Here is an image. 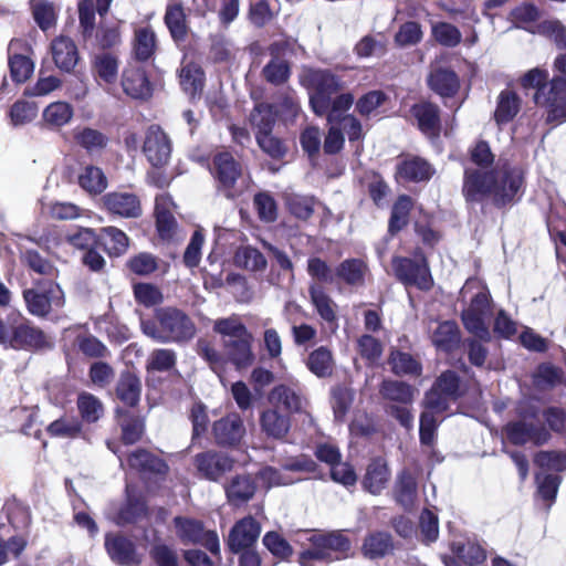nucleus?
Masks as SVG:
<instances>
[{"instance_id": "32", "label": "nucleus", "mask_w": 566, "mask_h": 566, "mask_svg": "<svg viewBox=\"0 0 566 566\" xmlns=\"http://www.w3.org/2000/svg\"><path fill=\"white\" fill-rule=\"evenodd\" d=\"M394 543L391 535L382 531L368 534L361 546L364 556L370 559L384 557L390 553Z\"/></svg>"}, {"instance_id": "27", "label": "nucleus", "mask_w": 566, "mask_h": 566, "mask_svg": "<svg viewBox=\"0 0 566 566\" xmlns=\"http://www.w3.org/2000/svg\"><path fill=\"white\" fill-rule=\"evenodd\" d=\"M310 297L319 317L328 324L337 325V305L321 285L312 284Z\"/></svg>"}, {"instance_id": "63", "label": "nucleus", "mask_w": 566, "mask_h": 566, "mask_svg": "<svg viewBox=\"0 0 566 566\" xmlns=\"http://www.w3.org/2000/svg\"><path fill=\"white\" fill-rule=\"evenodd\" d=\"M126 491H127V503L119 511L117 520H116L117 524H119V525L134 523L146 513L145 503L143 501L135 500L132 497L129 485L126 486Z\"/></svg>"}, {"instance_id": "39", "label": "nucleus", "mask_w": 566, "mask_h": 566, "mask_svg": "<svg viewBox=\"0 0 566 566\" xmlns=\"http://www.w3.org/2000/svg\"><path fill=\"white\" fill-rule=\"evenodd\" d=\"M520 98L513 91L505 90L497 97L494 118L499 125L511 122L520 111Z\"/></svg>"}, {"instance_id": "37", "label": "nucleus", "mask_w": 566, "mask_h": 566, "mask_svg": "<svg viewBox=\"0 0 566 566\" xmlns=\"http://www.w3.org/2000/svg\"><path fill=\"white\" fill-rule=\"evenodd\" d=\"M379 392L385 399L400 405H410L415 397V389L410 385L390 379L381 382Z\"/></svg>"}, {"instance_id": "54", "label": "nucleus", "mask_w": 566, "mask_h": 566, "mask_svg": "<svg viewBox=\"0 0 566 566\" xmlns=\"http://www.w3.org/2000/svg\"><path fill=\"white\" fill-rule=\"evenodd\" d=\"M354 401V391L344 386H337L332 390V407L335 419L343 421Z\"/></svg>"}, {"instance_id": "58", "label": "nucleus", "mask_w": 566, "mask_h": 566, "mask_svg": "<svg viewBox=\"0 0 566 566\" xmlns=\"http://www.w3.org/2000/svg\"><path fill=\"white\" fill-rule=\"evenodd\" d=\"M423 32L421 25L416 21H408L400 25L395 35L397 46H412L421 42Z\"/></svg>"}, {"instance_id": "38", "label": "nucleus", "mask_w": 566, "mask_h": 566, "mask_svg": "<svg viewBox=\"0 0 566 566\" xmlns=\"http://www.w3.org/2000/svg\"><path fill=\"white\" fill-rule=\"evenodd\" d=\"M367 269L363 260L347 259L336 268V275L348 285H363Z\"/></svg>"}, {"instance_id": "40", "label": "nucleus", "mask_w": 566, "mask_h": 566, "mask_svg": "<svg viewBox=\"0 0 566 566\" xmlns=\"http://www.w3.org/2000/svg\"><path fill=\"white\" fill-rule=\"evenodd\" d=\"M323 544L325 551L332 560L340 559L348 556L350 551L349 539L340 532H331L326 534H315Z\"/></svg>"}, {"instance_id": "4", "label": "nucleus", "mask_w": 566, "mask_h": 566, "mask_svg": "<svg viewBox=\"0 0 566 566\" xmlns=\"http://www.w3.org/2000/svg\"><path fill=\"white\" fill-rule=\"evenodd\" d=\"M515 413L517 419L507 422L502 430L510 443L514 446L532 443L541 447L551 440L549 430L538 420L541 410L533 401L530 399L518 401Z\"/></svg>"}, {"instance_id": "28", "label": "nucleus", "mask_w": 566, "mask_h": 566, "mask_svg": "<svg viewBox=\"0 0 566 566\" xmlns=\"http://www.w3.org/2000/svg\"><path fill=\"white\" fill-rule=\"evenodd\" d=\"M387 463L380 459H374L367 467L363 479V485L371 494H379L386 488L389 480Z\"/></svg>"}, {"instance_id": "57", "label": "nucleus", "mask_w": 566, "mask_h": 566, "mask_svg": "<svg viewBox=\"0 0 566 566\" xmlns=\"http://www.w3.org/2000/svg\"><path fill=\"white\" fill-rule=\"evenodd\" d=\"M534 464L543 470L566 471V452L539 451L534 457Z\"/></svg>"}, {"instance_id": "6", "label": "nucleus", "mask_w": 566, "mask_h": 566, "mask_svg": "<svg viewBox=\"0 0 566 566\" xmlns=\"http://www.w3.org/2000/svg\"><path fill=\"white\" fill-rule=\"evenodd\" d=\"M23 298L29 313L38 317L48 316L65 304L63 290L53 281L48 282L44 286L24 290Z\"/></svg>"}, {"instance_id": "55", "label": "nucleus", "mask_w": 566, "mask_h": 566, "mask_svg": "<svg viewBox=\"0 0 566 566\" xmlns=\"http://www.w3.org/2000/svg\"><path fill=\"white\" fill-rule=\"evenodd\" d=\"M250 123L256 129V134L271 133L275 123L272 107L266 104L256 105L250 115Z\"/></svg>"}, {"instance_id": "46", "label": "nucleus", "mask_w": 566, "mask_h": 566, "mask_svg": "<svg viewBox=\"0 0 566 566\" xmlns=\"http://www.w3.org/2000/svg\"><path fill=\"white\" fill-rule=\"evenodd\" d=\"M213 329L222 336V343H227V339L234 340L251 334L240 318L234 315L217 319Z\"/></svg>"}, {"instance_id": "36", "label": "nucleus", "mask_w": 566, "mask_h": 566, "mask_svg": "<svg viewBox=\"0 0 566 566\" xmlns=\"http://www.w3.org/2000/svg\"><path fill=\"white\" fill-rule=\"evenodd\" d=\"M142 382L132 373H123L116 386L117 398L127 406H135L139 401Z\"/></svg>"}, {"instance_id": "45", "label": "nucleus", "mask_w": 566, "mask_h": 566, "mask_svg": "<svg viewBox=\"0 0 566 566\" xmlns=\"http://www.w3.org/2000/svg\"><path fill=\"white\" fill-rule=\"evenodd\" d=\"M74 114L73 107L66 102H53L43 111L46 125L59 128L70 123Z\"/></svg>"}, {"instance_id": "47", "label": "nucleus", "mask_w": 566, "mask_h": 566, "mask_svg": "<svg viewBox=\"0 0 566 566\" xmlns=\"http://www.w3.org/2000/svg\"><path fill=\"white\" fill-rule=\"evenodd\" d=\"M234 263L249 271H263L268 262L264 255L255 248L242 247L238 249L234 255Z\"/></svg>"}, {"instance_id": "8", "label": "nucleus", "mask_w": 566, "mask_h": 566, "mask_svg": "<svg viewBox=\"0 0 566 566\" xmlns=\"http://www.w3.org/2000/svg\"><path fill=\"white\" fill-rule=\"evenodd\" d=\"M193 464L200 478L219 482L233 469L234 460L222 451L208 450L196 454Z\"/></svg>"}, {"instance_id": "25", "label": "nucleus", "mask_w": 566, "mask_h": 566, "mask_svg": "<svg viewBox=\"0 0 566 566\" xmlns=\"http://www.w3.org/2000/svg\"><path fill=\"white\" fill-rule=\"evenodd\" d=\"M50 437L74 440L83 434L82 421L73 415H63L46 427Z\"/></svg>"}, {"instance_id": "1", "label": "nucleus", "mask_w": 566, "mask_h": 566, "mask_svg": "<svg viewBox=\"0 0 566 566\" xmlns=\"http://www.w3.org/2000/svg\"><path fill=\"white\" fill-rule=\"evenodd\" d=\"M471 160L480 168H465L463 193L468 201L480 202L490 198L497 207L515 201L523 185V172L520 168L503 166L493 171L485 170L494 161L485 142H479L474 146Z\"/></svg>"}, {"instance_id": "11", "label": "nucleus", "mask_w": 566, "mask_h": 566, "mask_svg": "<svg viewBox=\"0 0 566 566\" xmlns=\"http://www.w3.org/2000/svg\"><path fill=\"white\" fill-rule=\"evenodd\" d=\"M211 172L218 182V189L228 198L234 196L233 188L241 176V166L228 151H222L213 157Z\"/></svg>"}, {"instance_id": "12", "label": "nucleus", "mask_w": 566, "mask_h": 566, "mask_svg": "<svg viewBox=\"0 0 566 566\" xmlns=\"http://www.w3.org/2000/svg\"><path fill=\"white\" fill-rule=\"evenodd\" d=\"M143 151L154 167H163L168 164L171 155V142L158 125L148 127Z\"/></svg>"}, {"instance_id": "21", "label": "nucleus", "mask_w": 566, "mask_h": 566, "mask_svg": "<svg viewBox=\"0 0 566 566\" xmlns=\"http://www.w3.org/2000/svg\"><path fill=\"white\" fill-rule=\"evenodd\" d=\"M260 426L262 432L272 439H284L291 428L289 416L282 415L277 408H268L260 415Z\"/></svg>"}, {"instance_id": "2", "label": "nucleus", "mask_w": 566, "mask_h": 566, "mask_svg": "<svg viewBox=\"0 0 566 566\" xmlns=\"http://www.w3.org/2000/svg\"><path fill=\"white\" fill-rule=\"evenodd\" d=\"M548 72L535 67L521 78L523 88H535L534 101L547 109V122L555 125L566 122V77L554 76L547 84Z\"/></svg>"}, {"instance_id": "23", "label": "nucleus", "mask_w": 566, "mask_h": 566, "mask_svg": "<svg viewBox=\"0 0 566 566\" xmlns=\"http://www.w3.org/2000/svg\"><path fill=\"white\" fill-rule=\"evenodd\" d=\"M433 172V168L427 160L411 157L402 160L397 166L396 176L400 180L420 182L429 180Z\"/></svg>"}, {"instance_id": "15", "label": "nucleus", "mask_w": 566, "mask_h": 566, "mask_svg": "<svg viewBox=\"0 0 566 566\" xmlns=\"http://www.w3.org/2000/svg\"><path fill=\"white\" fill-rule=\"evenodd\" d=\"M104 209L122 218H137L142 214L139 198L127 191H113L102 197Z\"/></svg>"}, {"instance_id": "31", "label": "nucleus", "mask_w": 566, "mask_h": 566, "mask_svg": "<svg viewBox=\"0 0 566 566\" xmlns=\"http://www.w3.org/2000/svg\"><path fill=\"white\" fill-rule=\"evenodd\" d=\"M417 480L409 471L398 474L395 483V499L406 510L413 506L418 494Z\"/></svg>"}, {"instance_id": "10", "label": "nucleus", "mask_w": 566, "mask_h": 566, "mask_svg": "<svg viewBox=\"0 0 566 566\" xmlns=\"http://www.w3.org/2000/svg\"><path fill=\"white\" fill-rule=\"evenodd\" d=\"M10 347L13 349L39 350L51 348V339L40 328L33 326L20 315L12 325Z\"/></svg>"}, {"instance_id": "41", "label": "nucleus", "mask_w": 566, "mask_h": 566, "mask_svg": "<svg viewBox=\"0 0 566 566\" xmlns=\"http://www.w3.org/2000/svg\"><path fill=\"white\" fill-rule=\"evenodd\" d=\"M388 364L391 371L397 376H419L421 374V365L409 353L399 350L391 352Z\"/></svg>"}, {"instance_id": "14", "label": "nucleus", "mask_w": 566, "mask_h": 566, "mask_svg": "<svg viewBox=\"0 0 566 566\" xmlns=\"http://www.w3.org/2000/svg\"><path fill=\"white\" fill-rule=\"evenodd\" d=\"M260 533V523L252 516H245L231 528L228 536V547L234 554L247 551L256 543Z\"/></svg>"}, {"instance_id": "33", "label": "nucleus", "mask_w": 566, "mask_h": 566, "mask_svg": "<svg viewBox=\"0 0 566 566\" xmlns=\"http://www.w3.org/2000/svg\"><path fill=\"white\" fill-rule=\"evenodd\" d=\"M157 39L154 30L149 27L137 28L133 39V54L136 60L148 61L155 53Z\"/></svg>"}, {"instance_id": "34", "label": "nucleus", "mask_w": 566, "mask_h": 566, "mask_svg": "<svg viewBox=\"0 0 566 566\" xmlns=\"http://www.w3.org/2000/svg\"><path fill=\"white\" fill-rule=\"evenodd\" d=\"M180 85L191 98L200 95L203 88L205 74L201 67L195 63H187L180 71Z\"/></svg>"}, {"instance_id": "59", "label": "nucleus", "mask_w": 566, "mask_h": 566, "mask_svg": "<svg viewBox=\"0 0 566 566\" xmlns=\"http://www.w3.org/2000/svg\"><path fill=\"white\" fill-rule=\"evenodd\" d=\"M311 547L304 549L298 556L301 566H315L316 562H331L327 551L315 534L308 537Z\"/></svg>"}, {"instance_id": "22", "label": "nucleus", "mask_w": 566, "mask_h": 566, "mask_svg": "<svg viewBox=\"0 0 566 566\" xmlns=\"http://www.w3.org/2000/svg\"><path fill=\"white\" fill-rule=\"evenodd\" d=\"M412 115L417 119L420 130L429 137H436L440 133L439 107L429 102L416 104L412 107Z\"/></svg>"}, {"instance_id": "48", "label": "nucleus", "mask_w": 566, "mask_h": 566, "mask_svg": "<svg viewBox=\"0 0 566 566\" xmlns=\"http://www.w3.org/2000/svg\"><path fill=\"white\" fill-rule=\"evenodd\" d=\"M93 69L99 80L114 83L118 74V61L113 54L102 52L95 55Z\"/></svg>"}, {"instance_id": "60", "label": "nucleus", "mask_w": 566, "mask_h": 566, "mask_svg": "<svg viewBox=\"0 0 566 566\" xmlns=\"http://www.w3.org/2000/svg\"><path fill=\"white\" fill-rule=\"evenodd\" d=\"M175 525L178 536L185 544H196L205 532L202 524L195 520L176 517Z\"/></svg>"}, {"instance_id": "20", "label": "nucleus", "mask_w": 566, "mask_h": 566, "mask_svg": "<svg viewBox=\"0 0 566 566\" xmlns=\"http://www.w3.org/2000/svg\"><path fill=\"white\" fill-rule=\"evenodd\" d=\"M53 61L61 71L71 72L78 62V51L74 41L61 35L51 43Z\"/></svg>"}, {"instance_id": "29", "label": "nucleus", "mask_w": 566, "mask_h": 566, "mask_svg": "<svg viewBox=\"0 0 566 566\" xmlns=\"http://www.w3.org/2000/svg\"><path fill=\"white\" fill-rule=\"evenodd\" d=\"M428 84L437 94L452 96L459 88V78L452 70L436 67L428 76Z\"/></svg>"}, {"instance_id": "16", "label": "nucleus", "mask_w": 566, "mask_h": 566, "mask_svg": "<svg viewBox=\"0 0 566 566\" xmlns=\"http://www.w3.org/2000/svg\"><path fill=\"white\" fill-rule=\"evenodd\" d=\"M105 549L109 558L122 566H138L142 555L137 553L135 544L122 535L106 534Z\"/></svg>"}, {"instance_id": "24", "label": "nucleus", "mask_w": 566, "mask_h": 566, "mask_svg": "<svg viewBox=\"0 0 566 566\" xmlns=\"http://www.w3.org/2000/svg\"><path fill=\"white\" fill-rule=\"evenodd\" d=\"M256 485L250 475H237L226 486V495L231 505L239 506L250 501Z\"/></svg>"}, {"instance_id": "44", "label": "nucleus", "mask_w": 566, "mask_h": 566, "mask_svg": "<svg viewBox=\"0 0 566 566\" xmlns=\"http://www.w3.org/2000/svg\"><path fill=\"white\" fill-rule=\"evenodd\" d=\"M333 356L328 348L321 346L313 350L306 360L307 368L317 377L324 378L333 373Z\"/></svg>"}, {"instance_id": "62", "label": "nucleus", "mask_w": 566, "mask_h": 566, "mask_svg": "<svg viewBox=\"0 0 566 566\" xmlns=\"http://www.w3.org/2000/svg\"><path fill=\"white\" fill-rule=\"evenodd\" d=\"M176 353L172 349H155L147 359V369L160 373L168 371L176 365Z\"/></svg>"}, {"instance_id": "61", "label": "nucleus", "mask_w": 566, "mask_h": 566, "mask_svg": "<svg viewBox=\"0 0 566 566\" xmlns=\"http://www.w3.org/2000/svg\"><path fill=\"white\" fill-rule=\"evenodd\" d=\"M412 207V201L408 196H400L392 207L389 221V231L395 233L401 230L408 222V214Z\"/></svg>"}, {"instance_id": "56", "label": "nucleus", "mask_w": 566, "mask_h": 566, "mask_svg": "<svg viewBox=\"0 0 566 566\" xmlns=\"http://www.w3.org/2000/svg\"><path fill=\"white\" fill-rule=\"evenodd\" d=\"M9 67L12 80L15 83H24L34 71L33 61L23 54H13L9 57Z\"/></svg>"}, {"instance_id": "7", "label": "nucleus", "mask_w": 566, "mask_h": 566, "mask_svg": "<svg viewBox=\"0 0 566 566\" xmlns=\"http://www.w3.org/2000/svg\"><path fill=\"white\" fill-rule=\"evenodd\" d=\"M491 315L490 297L486 292L478 293L462 313L465 329L482 340L490 339L488 322Z\"/></svg>"}, {"instance_id": "5", "label": "nucleus", "mask_w": 566, "mask_h": 566, "mask_svg": "<svg viewBox=\"0 0 566 566\" xmlns=\"http://www.w3.org/2000/svg\"><path fill=\"white\" fill-rule=\"evenodd\" d=\"M300 83L308 90L310 104L318 116L325 115L329 109L332 95L344 88V82L339 76L321 69H303Z\"/></svg>"}, {"instance_id": "43", "label": "nucleus", "mask_w": 566, "mask_h": 566, "mask_svg": "<svg viewBox=\"0 0 566 566\" xmlns=\"http://www.w3.org/2000/svg\"><path fill=\"white\" fill-rule=\"evenodd\" d=\"M78 185L86 192L98 195L106 189L107 178L101 168L86 166L78 175Z\"/></svg>"}, {"instance_id": "30", "label": "nucleus", "mask_w": 566, "mask_h": 566, "mask_svg": "<svg viewBox=\"0 0 566 566\" xmlns=\"http://www.w3.org/2000/svg\"><path fill=\"white\" fill-rule=\"evenodd\" d=\"M73 138L90 155L101 154L108 144V137L105 134L91 127L75 128Z\"/></svg>"}, {"instance_id": "49", "label": "nucleus", "mask_w": 566, "mask_h": 566, "mask_svg": "<svg viewBox=\"0 0 566 566\" xmlns=\"http://www.w3.org/2000/svg\"><path fill=\"white\" fill-rule=\"evenodd\" d=\"M101 238L109 255L119 256L128 248V238L115 227H105L101 230Z\"/></svg>"}, {"instance_id": "3", "label": "nucleus", "mask_w": 566, "mask_h": 566, "mask_svg": "<svg viewBox=\"0 0 566 566\" xmlns=\"http://www.w3.org/2000/svg\"><path fill=\"white\" fill-rule=\"evenodd\" d=\"M143 333L163 344H185L196 335L193 321L180 308L174 306L159 307L153 319H140Z\"/></svg>"}, {"instance_id": "13", "label": "nucleus", "mask_w": 566, "mask_h": 566, "mask_svg": "<svg viewBox=\"0 0 566 566\" xmlns=\"http://www.w3.org/2000/svg\"><path fill=\"white\" fill-rule=\"evenodd\" d=\"M247 433L244 422L237 412L228 413L212 424L214 441L220 447H237Z\"/></svg>"}, {"instance_id": "42", "label": "nucleus", "mask_w": 566, "mask_h": 566, "mask_svg": "<svg viewBox=\"0 0 566 566\" xmlns=\"http://www.w3.org/2000/svg\"><path fill=\"white\" fill-rule=\"evenodd\" d=\"M76 406L81 415V421L87 423L96 422L104 415L102 401L90 392L78 395Z\"/></svg>"}, {"instance_id": "51", "label": "nucleus", "mask_w": 566, "mask_h": 566, "mask_svg": "<svg viewBox=\"0 0 566 566\" xmlns=\"http://www.w3.org/2000/svg\"><path fill=\"white\" fill-rule=\"evenodd\" d=\"M21 261L38 274L49 277H55L57 275V269L35 250L23 251L21 253Z\"/></svg>"}, {"instance_id": "18", "label": "nucleus", "mask_w": 566, "mask_h": 566, "mask_svg": "<svg viewBox=\"0 0 566 566\" xmlns=\"http://www.w3.org/2000/svg\"><path fill=\"white\" fill-rule=\"evenodd\" d=\"M124 92L135 99H148L153 95V86L140 66H128L122 75Z\"/></svg>"}, {"instance_id": "19", "label": "nucleus", "mask_w": 566, "mask_h": 566, "mask_svg": "<svg viewBox=\"0 0 566 566\" xmlns=\"http://www.w3.org/2000/svg\"><path fill=\"white\" fill-rule=\"evenodd\" d=\"M252 334H248L244 337L223 343L224 354L230 363H232L237 369H243L251 366L255 359L252 350Z\"/></svg>"}, {"instance_id": "35", "label": "nucleus", "mask_w": 566, "mask_h": 566, "mask_svg": "<svg viewBox=\"0 0 566 566\" xmlns=\"http://www.w3.org/2000/svg\"><path fill=\"white\" fill-rule=\"evenodd\" d=\"M433 345L443 352H450L460 342L458 325L454 322L446 321L440 323L431 336Z\"/></svg>"}, {"instance_id": "53", "label": "nucleus", "mask_w": 566, "mask_h": 566, "mask_svg": "<svg viewBox=\"0 0 566 566\" xmlns=\"http://www.w3.org/2000/svg\"><path fill=\"white\" fill-rule=\"evenodd\" d=\"M431 33L434 40L447 48H454L462 41L460 30L448 22H436L431 25Z\"/></svg>"}, {"instance_id": "50", "label": "nucleus", "mask_w": 566, "mask_h": 566, "mask_svg": "<svg viewBox=\"0 0 566 566\" xmlns=\"http://www.w3.org/2000/svg\"><path fill=\"white\" fill-rule=\"evenodd\" d=\"M30 7L33 19L42 31H46L55 24L56 10L51 2L46 0H31Z\"/></svg>"}, {"instance_id": "17", "label": "nucleus", "mask_w": 566, "mask_h": 566, "mask_svg": "<svg viewBox=\"0 0 566 566\" xmlns=\"http://www.w3.org/2000/svg\"><path fill=\"white\" fill-rule=\"evenodd\" d=\"M268 398L273 407L292 413L303 412L307 405L301 389L284 384L275 386Z\"/></svg>"}, {"instance_id": "26", "label": "nucleus", "mask_w": 566, "mask_h": 566, "mask_svg": "<svg viewBox=\"0 0 566 566\" xmlns=\"http://www.w3.org/2000/svg\"><path fill=\"white\" fill-rule=\"evenodd\" d=\"M128 464L144 475H163L168 470L164 460L143 449L136 450L128 457Z\"/></svg>"}, {"instance_id": "64", "label": "nucleus", "mask_w": 566, "mask_h": 566, "mask_svg": "<svg viewBox=\"0 0 566 566\" xmlns=\"http://www.w3.org/2000/svg\"><path fill=\"white\" fill-rule=\"evenodd\" d=\"M537 491L541 497L548 501L547 507L549 509L555 501L562 479L558 475L537 473L535 475Z\"/></svg>"}, {"instance_id": "9", "label": "nucleus", "mask_w": 566, "mask_h": 566, "mask_svg": "<svg viewBox=\"0 0 566 566\" xmlns=\"http://www.w3.org/2000/svg\"><path fill=\"white\" fill-rule=\"evenodd\" d=\"M392 268L398 280L406 285H416L420 290H429L432 286L430 271L423 258H395Z\"/></svg>"}, {"instance_id": "52", "label": "nucleus", "mask_w": 566, "mask_h": 566, "mask_svg": "<svg viewBox=\"0 0 566 566\" xmlns=\"http://www.w3.org/2000/svg\"><path fill=\"white\" fill-rule=\"evenodd\" d=\"M165 23L174 40H182L186 36V15L180 4H172L167 8Z\"/></svg>"}]
</instances>
